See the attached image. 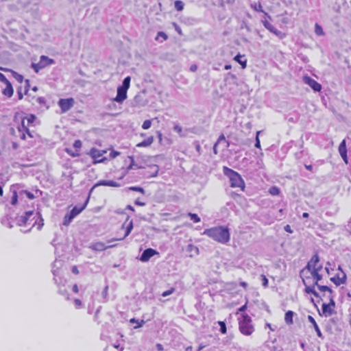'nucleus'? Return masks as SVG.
Wrapping results in <instances>:
<instances>
[{"instance_id": "obj_1", "label": "nucleus", "mask_w": 351, "mask_h": 351, "mask_svg": "<svg viewBox=\"0 0 351 351\" xmlns=\"http://www.w3.org/2000/svg\"><path fill=\"white\" fill-rule=\"evenodd\" d=\"M301 277L303 285L305 286L304 291L308 294H313L315 297L320 298L319 293L315 289V286L318 285L319 281L322 279V275L317 272V269L305 273Z\"/></svg>"}, {"instance_id": "obj_2", "label": "nucleus", "mask_w": 351, "mask_h": 351, "mask_svg": "<svg viewBox=\"0 0 351 351\" xmlns=\"http://www.w3.org/2000/svg\"><path fill=\"white\" fill-rule=\"evenodd\" d=\"M204 234L221 244H226L230 239L229 228L226 226H216L206 229Z\"/></svg>"}, {"instance_id": "obj_3", "label": "nucleus", "mask_w": 351, "mask_h": 351, "mask_svg": "<svg viewBox=\"0 0 351 351\" xmlns=\"http://www.w3.org/2000/svg\"><path fill=\"white\" fill-rule=\"evenodd\" d=\"M223 172L229 178L231 187L240 188L241 191H244L245 187V182L238 172L228 167H223Z\"/></svg>"}, {"instance_id": "obj_4", "label": "nucleus", "mask_w": 351, "mask_h": 351, "mask_svg": "<svg viewBox=\"0 0 351 351\" xmlns=\"http://www.w3.org/2000/svg\"><path fill=\"white\" fill-rule=\"evenodd\" d=\"M238 320L239 329L241 334L245 336H250L254 332V327L252 324V318L247 314H241Z\"/></svg>"}, {"instance_id": "obj_5", "label": "nucleus", "mask_w": 351, "mask_h": 351, "mask_svg": "<svg viewBox=\"0 0 351 351\" xmlns=\"http://www.w3.org/2000/svg\"><path fill=\"white\" fill-rule=\"evenodd\" d=\"M106 152V150H99L93 147L90 149L88 154L93 158V164L96 165L97 163H104L108 160L106 157L103 156Z\"/></svg>"}, {"instance_id": "obj_6", "label": "nucleus", "mask_w": 351, "mask_h": 351, "mask_svg": "<svg viewBox=\"0 0 351 351\" xmlns=\"http://www.w3.org/2000/svg\"><path fill=\"white\" fill-rule=\"evenodd\" d=\"M329 298V303H323L322 306V313L318 310L319 314L320 315H324L326 317L330 316L333 314V309L335 306V302L334 300V295H328Z\"/></svg>"}, {"instance_id": "obj_7", "label": "nucleus", "mask_w": 351, "mask_h": 351, "mask_svg": "<svg viewBox=\"0 0 351 351\" xmlns=\"http://www.w3.org/2000/svg\"><path fill=\"white\" fill-rule=\"evenodd\" d=\"M34 215H35L34 210L25 211L23 215L16 216L14 221L18 226H27L29 225V217H34Z\"/></svg>"}, {"instance_id": "obj_8", "label": "nucleus", "mask_w": 351, "mask_h": 351, "mask_svg": "<svg viewBox=\"0 0 351 351\" xmlns=\"http://www.w3.org/2000/svg\"><path fill=\"white\" fill-rule=\"evenodd\" d=\"M319 256L317 253H315L311 258V260L307 263L306 265L304 268H303L300 272V276L304 275L305 273H308V271H313L315 269V267L317 266V263L319 262Z\"/></svg>"}, {"instance_id": "obj_9", "label": "nucleus", "mask_w": 351, "mask_h": 351, "mask_svg": "<svg viewBox=\"0 0 351 351\" xmlns=\"http://www.w3.org/2000/svg\"><path fill=\"white\" fill-rule=\"evenodd\" d=\"M75 101L72 97L67 99H60L58 101V106L61 109L62 113L69 111L74 105Z\"/></svg>"}, {"instance_id": "obj_10", "label": "nucleus", "mask_w": 351, "mask_h": 351, "mask_svg": "<svg viewBox=\"0 0 351 351\" xmlns=\"http://www.w3.org/2000/svg\"><path fill=\"white\" fill-rule=\"evenodd\" d=\"M262 22H263L264 27L267 29H268L270 32L275 34L280 39H283L286 37V34L284 32L277 29L274 25H272L267 20H263V21H262Z\"/></svg>"}, {"instance_id": "obj_11", "label": "nucleus", "mask_w": 351, "mask_h": 351, "mask_svg": "<svg viewBox=\"0 0 351 351\" xmlns=\"http://www.w3.org/2000/svg\"><path fill=\"white\" fill-rule=\"evenodd\" d=\"M303 82L308 85L315 92H319L322 90V85L310 76H304Z\"/></svg>"}, {"instance_id": "obj_12", "label": "nucleus", "mask_w": 351, "mask_h": 351, "mask_svg": "<svg viewBox=\"0 0 351 351\" xmlns=\"http://www.w3.org/2000/svg\"><path fill=\"white\" fill-rule=\"evenodd\" d=\"M99 186H112V187H119L121 184L113 180H99L97 182L89 191V195L93 192L95 188Z\"/></svg>"}, {"instance_id": "obj_13", "label": "nucleus", "mask_w": 351, "mask_h": 351, "mask_svg": "<svg viewBox=\"0 0 351 351\" xmlns=\"http://www.w3.org/2000/svg\"><path fill=\"white\" fill-rule=\"evenodd\" d=\"M159 167L156 165H152L148 167V169L143 173L144 177L147 178H154L158 176Z\"/></svg>"}, {"instance_id": "obj_14", "label": "nucleus", "mask_w": 351, "mask_h": 351, "mask_svg": "<svg viewBox=\"0 0 351 351\" xmlns=\"http://www.w3.org/2000/svg\"><path fill=\"white\" fill-rule=\"evenodd\" d=\"M158 254V252L152 248L145 249L141 254L140 261L142 262H147L154 255Z\"/></svg>"}, {"instance_id": "obj_15", "label": "nucleus", "mask_w": 351, "mask_h": 351, "mask_svg": "<svg viewBox=\"0 0 351 351\" xmlns=\"http://www.w3.org/2000/svg\"><path fill=\"white\" fill-rule=\"evenodd\" d=\"M10 191L12 193L10 204L12 205H16L19 198V185H12Z\"/></svg>"}, {"instance_id": "obj_16", "label": "nucleus", "mask_w": 351, "mask_h": 351, "mask_svg": "<svg viewBox=\"0 0 351 351\" xmlns=\"http://www.w3.org/2000/svg\"><path fill=\"white\" fill-rule=\"evenodd\" d=\"M127 89L118 86L117 90V96L114 99V101L119 104L123 103L127 98Z\"/></svg>"}, {"instance_id": "obj_17", "label": "nucleus", "mask_w": 351, "mask_h": 351, "mask_svg": "<svg viewBox=\"0 0 351 351\" xmlns=\"http://www.w3.org/2000/svg\"><path fill=\"white\" fill-rule=\"evenodd\" d=\"M339 152L346 164L348 163L346 140H343L339 146Z\"/></svg>"}, {"instance_id": "obj_18", "label": "nucleus", "mask_w": 351, "mask_h": 351, "mask_svg": "<svg viewBox=\"0 0 351 351\" xmlns=\"http://www.w3.org/2000/svg\"><path fill=\"white\" fill-rule=\"evenodd\" d=\"M89 201V196L86 198L84 204L81 206H75L72 210L70 211L71 215L75 217L77 215H79L85 208L86 207L88 202Z\"/></svg>"}, {"instance_id": "obj_19", "label": "nucleus", "mask_w": 351, "mask_h": 351, "mask_svg": "<svg viewBox=\"0 0 351 351\" xmlns=\"http://www.w3.org/2000/svg\"><path fill=\"white\" fill-rule=\"evenodd\" d=\"M346 274L343 272L342 277L339 276V274H337L335 276L330 278V280L337 286L345 284L346 282Z\"/></svg>"}, {"instance_id": "obj_20", "label": "nucleus", "mask_w": 351, "mask_h": 351, "mask_svg": "<svg viewBox=\"0 0 351 351\" xmlns=\"http://www.w3.org/2000/svg\"><path fill=\"white\" fill-rule=\"evenodd\" d=\"M115 246H117V244L111 245H109V246H106L104 243H102V242H97V243L92 244L90 247L91 249H93V250H95V251H103V250H106L107 248L113 247H115Z\"/></svg>"}, {"instance_id": "obj_21", "label": "nucleus", "mask_w": 351, "mask_h": 351, "mask_svg": "<svg viewBox=\"0 0 351 351\" xmlns=\"http://www.w3.org/2000/svg\"><path fill=\"white\" fill-rule=\"evenodd\" d=\"M39 62L40 65L45 68L49 65L54 64L55 61L53 59L49 58L48 56H41L40 58Z\"/></svg>"}, {"instance_id": "obj_22", "label": "nucleus", "mask_w": 351, "mask_h": 351, "mask_svg": "<svg viewBox=\"0 0 351 351\" xmlns=\"http://www.w3.org/2000/svg\"><path fill=\"white\" fill-rule=\"evenodd\" d=\"M133 229V221H130L129 222V223L128 224V226H126L125 228V234L124 236L122 237V238H119V239H112V240H110L108 241V243H110L111 241H121V240H123L125 237H127L131 232V231Z\"/></svg>"}, {"instance_id": "obj_23", "label": "nucleus", "mask_w": 351, "mask_h": 351, "mask_svg": "<svg viewBox=\"0 0 351 351\" xmlns=\"http://www.w3.org/2000/svg\"><path fill=\"white\" fill-rule=\"evenodd\" d=\"M6 85L5 88L3 90L2 93L7 96L8 97H11L14 93V89L12 88V85L10 81L7 83H5Z\"/></svg>"}, {"instance_id": "obj_24", "label": "nucleus", "mask_w": 351, "mask_h": 351, "mask_svg": "<svg viewBox=\"0 0 351 351\" xmlns=\"http://www.w3.org/2000/svg\"><path fill=\"white\" fill-rule=\"evenodd\" d=\"M308 322L312 324L316 333H317V335L319 337H321L322 338L323 337V335H322V333L317 324V322H315V319L311 316V315H308Z\"/></svg>"}, {"instance_id": "obj_25", "label": "nucleus", "mask_w": 351, "mask_h": 351, "mask_svg": "<svg viewBox=\"0 0 351 351\" xmlns=\"http://www.w3.org/2000/svg\"><path fill=\"white\" fill-rule=\"evenodd\" d=\"M250 7L256 12H263L268 19H271V16L268 14V13L264 12L260 2L251 3Z\"/></svg>"}, {"instance_id": "obj_26", "label": "nucleus", "mask_w": 351, "mask_h": 351, "mask_svg": "<svg viewBox=\"0 0 351 351\" xmlns=\"http://www.w3.org/2000/svg\"><path fill=\"white\" fill-rule=\"evenodd\" d=\"M24 195H25L29 199H33L34 198V195L32 193L27 190H23L19 186V199L22 200Z\"/></svg>"}, {"instance_id": "obj_27", "label": "nucleus", "mask_w": 351, "mask_h": 351, "mask_svg": "<svg viewBox=\"0 0 351 351\" xmlns=\"http://www.w3.org/2000/svg\"><path fill=\"white\" fill-rule=\"evenodd\" d=\"M12 217L9 215H6L3 217L1 219V223L3 226L8 227V228H12L13 225L10 221Z\"/></svg>"}, {"instance_id": "obj_28", "label": "nucleus", "mask_w": 351, "mask_h": 351, "mask_svg": "<svg viewBox=\"0 0 351 351\" xmlns=\"http://www.w3.org/2000/svg\"><path fill=\"white\" fill-rule=\"evenodd\" d=\"M154 142V137L152 136H149L147 139H145L142 142L138 143L136 147H148L152 144Z\"/></svg>"}, {"instance_id": "obj_29", "label": "nucleus", "mask_w": 351, "mask_h": 351, "mask_svg": "<svg viewBox=\"0 0 351 351\" xmlns=\"http://www.w3.org/2000/svg\"><path fill=\"white\" fill-rule=\"evenodd\" d=\"M36 225L37 226V229L38 230H40L44 225L43 219L40 213L35 221L32 224V228H34Z\"/></svg>"}, {"instance_id": "obj_30", "label": "nucleus", "mask_w": 351, "mask_h": 351, "mask_svg": "<svg viewBox=\"0 0 351 351\" xmlns=\"http://www.w3.org/2000/svg\"><path fill=\"white\" fill-rule=\"evenodd\" d=\"M294 314V312L292 311H288L285 313V321L287 324L290 325L293 323V317Z\"/></svg>"}, {"instance_id": "obj_31", "label": "nucleus", "mask_w": 351, "mask_h": 351, "mask_svg": "<svg viewBox=\"0 0 351 351\" xmlns=\"http://www.w3.org/2000/svg\"><path fill=\"white\" fill-rule=\"evenodd\" d=\"M186 251L191 253L190 256L191 257L199 254L198 247L193 244H189L187 245Z\"/></svg>"}, {"instance_id": "obj_32", "label": "nucleus", "mask_w": 351, "mask_h": 351, "mask_svg": "<svg viewBox=\"0 0 351 351\" xmlns=\"http://www.w3.org/2000/svg\"><path fill=\"white\" fill-rule=\"evenodd\" d=\"M129 158L130 159V164L127 167V171H128L130 169H142L143 168L142 166L138 165L137 163L135 162L134 156H129Z\"/></svg>"}, {"instance_id": "obj_33", "label": "nucleus", "mask_w": 351, "mask_h": 351, "mask_svg": "<svg viewBox=\"0 0 351 351\" xmlns=\"http://www.w3.org/2000/svg\"><path fill=\"white\" fill-rule=\"evenodd\" d=\"M242 58L243 56L239 53L234 56V60L241 64L242 69H245L247 66V60H242Z\"/></svg>"}, {"instance_id": "obj_34", "label": "nucleus", "mask_w": 351, "mask_h": 351, "mask_svg": "<svg viewBox=\"0 0 351 351\" xmlns=\"http://www.w3.org/2000/svg\"><path fill=\"white\" fill-rule=\"evenodd\" d=\"M108 289H109V287L107 285L105 286L104 289H103V291L101 292V295L103 298L102 302L105 303L108 301Z\"/></svg>"}, {"instance_id": "obj_35", "label": "nucleus", "mask_w": 351, "mask_h": 351, "mask_svg": "<svg viewBox=\"0 0 351 351\" xmlns=\"http://www.w3.org/2000/svg\"><path fill=\"white\" fill-rule=\"evenodd\" d=\"M130 80H131V78L130 76L125 77L122 82V84L119 86L128 90V88H130Z\"/></svg>"}, {"instance_id": "obj_36", "label": "nucleus", "mask_w": 351, "mask_h": 351, "mask_svg": "<svg viewBox=\"0 0 351 351\" xmlns=\"http://www.w3.org/2000/svg\"><path fill=\"white\" fill-rule=\"evenodd\" d=\"M318 288V289L321 291H328L329 292L330 295H333V291L328 286L326 285H316Z\"/></svg>"}, {"instance_id": "obj_37", "label": "nucleus", "mask_w": 351, "mask_h": 351, "mask_svg": "<svg viewBox=\"0 0 351 351\" xmlns=\"http://www.w3.org/2000/svg\"><path fill=\"white\" fill-rule=\"evenodd\" d=\"M75 217L69 213L66 214L63 219V225L68 226Z\"/></svg>"}, {"instance_id": "obj_38", "label": "nucleus", "mask_w": 351, "mask_h": 351, "mask_svg": "<svg viewBox=\"0 0 351 351\" xmlns=\"http://www.w3.org/2000/svg\"><path fill=\"white\" fill-rule=\"evenodd\" d=\"M315 33L317 36H324V32L322 26L319 25L318 23H315Z\"/></svg>"}, {"instance_id": "obj_39", "label": "nucleus", "mask_w": 351, "mask_h": 351, "mask_svg": "<svg viewBox=\"0 0 351 351\" xmlns=\"http://www.w3.org/2000/svg\"><path fill=\"white\" fill-rule=\"evenodd\" d=\"M184 3L180 0H176L174 2V6L177 11H182L184 9Z\"/></svg>"}, {"instance_id": "obj_40", "label": "nucleus", "mask_w": 351, "mask_h": 351, "mask_svg": "<svg viewBox=\"0 0 351 351\" xmlns=\"http://www.w3.org/2000/svg\"><path fill=\"white\" fill-rule=\"evenodd\" d=\"M269 193L271 195H278L280 193V189L276 186H271L269 189Z\"/></svg>"}, {"instance_id": "obj_41", "label": "nucleus", "mask_w": 351, "mask_h": 351, "mask_svg": "<svg viewBox=\"0 0 351 351\" xmlns=\"http://www.w3.org/2000/svg\"><path fill=\"white\" fill-rule=\"evenodd\" d=\"M188 216L195 223H198L201 221L200 217L195 213H189Z\"/></svg>"}, {"instance_id": "obj_42", "label": "nucleus", "mask_w": 351, "mask_h": 351, "mask_svg": "<svg viewBox=\"0 0 351 351\" xmlns=\"http://www.w3.org/2000/svg\"><path fill=\"white\" fill-rule=\"evenodd\" d=\"M128 191L139 192L142 194H145V191L143 188L141 186H130L127 189Z\"/></svg>"}, {"instance_id": "obj_43", "label": "nucleus", "mask_w": 351, "mask_h": 351, "mask_svg": "<svg viewBox=\"0 0 351 351\" xmlns=\"http://www.w3.org/2000/svg\"><path fill=\"white\" fill-rule=\"evenodd\" d=\"M130 322V323L137 324V326H134V328H140V327L143 326V325L145 324L144 320H143V319L138 320V319H136L135 318H132Z\"/></svg>"}, {"instance_id": "obj_44", "label": "nucleus", "mask_w": 351, "mask_h": 351, "mask_svg": "<svg viewBox=\"0 0 351 351\" xmlns=\"http://www.w3.org/2000/svg\"><path fill=\"white\" fill-rule=\"evenodd\" d=\"M12 75L14 79L19 83H22L24 80L23 76L16 71H12Z\"/></svg>"}, {"instance_id": "obj_45", "label": "nucleus", "mask_w": 351, "mask_h": 351, "mask_svg": "<svg viewBox=\"0 0 351 351\" xmlns=\"http://www.w3.org/2000/svg\"><path fill=\"white\" fill-rule=\"evenodd\" d=\"M221 141H223L226 143L225 147H229V142L226 140V138H225V136H224L223 134H221L219 136L216 143H217L219 145Z\"/></svg>"}, {"instance_id": "obj_46", "label": "nucleus", "mask_w": 351, "mask_h": 351, "mask_svg": "<svg viewBox=\"0 0 351 351\" xmlns=\"http://www.w3.org/2000/svg\"><path fill=\"white\" fill-rule=\"evenodd\" d=\"M218 324L220 326V329H219L220 332L222 334H226L227 332V328H226V325L225 322L223 321H219Z\"/></svg>"}, {"instance_id": "obj_47", "label": "nucleus", "mask_w": 351, "mask_h": 351, "mask_svg": "<svg viewBox=\"0 0 351 351\" xmlns=\"http://www.w3.org/2000/svg\"><path fill=\"white\" fill-rule=\"evenodd\" d=\"M32 68L36 73H38L40 70L44 69L43 66H41V65H40L39 62L38 63H32Z\"/></svg>"}, {"instance_id": "obj_48", "label": "nucleus", "mask_w": 351, "mask_h": 351, "mask_svg": "<svg viewBox=\"0 0 351 351\" xmlns=\"http://www.w3.org/2000/svg\"><path fill=\"white\" fill-rule=\"evenodd\" d=\"M152 125V121L149 119L145 120L142 125V128L144 130H148Z\"/></svg>"}, {"instance_id": "obj_49", "label": "nucleus", "mask_w": 351, "mask_h": 351, "mask_svg": "<svg viewBox=\"0 0 351 351\" xmlns=\"http://www.w3.org/2000/svg\"><path fill=\"white\" fill-rule=\"evenodd\" d=\"M260 133H261V131H258L256 132V141H255V145H254V146L256 148H258V149H261V142H260V139H259V137H258V135H259Z\"/></svg>"}, {"instance_id": "obj_50", "label": "nucleus", "mask_w": 351, "mask_h": 351, "mask_svg": "<svg viewBox=\"0 0 351 351\" xmlns=\"http://www.w3.org/2000/svg\"><path fill=\"white\" fill-rule=\"evenodd\" d=\"M36 117L33 114H30L27 118V123L28 124H32L34 122V121L36 120Z\"/></svg>"}, {"instance_id": "obj_51", "label": "nucleus", "mask_w": 351, "mask_h": 351, "mask_svg": "<svg viewBox=\"0 0 351 351\" xmlns=\"http://www.w3.org/2000/svg\"><path fill=\"white\" fill-rule=\"evenodd\" d=\"M174 291H175V289H174V288H171L170 289H169V290H167V291H164V292L161 294V295H162V297H167V296H168V295H169L172 294Z\"/></svg>"}, {"instance_id": "obj_52", "label": "nucleus", "mask_w": 351, "mask_h": 351, "mask_svg": "<svg viewBox=\"0 0 351 351\" xmlns=\"http://www.w3.org/2000/svg\"><path fill=\"white\" fill-rule=\"evenodd\" d=\"M25 129H27V128L25 125L24 119L22 120L21 125L19 126L18 130L20 132H25Z\"/></svg>"}, {"instance_id": "obj_53", "label": "nucleus", "mask_w": 351, "mask_h": 351, "mask_svg": "<svg viewBox=\"0 0 351 351\" xmlns=\"http://www.w3.org/2000/svg\"><path fill=\"white\" fill-rule=\"evenodd\" d=\"M173 130L178 133L180 136H182V127L178 125H176L174 127H173Z\"/></svg>"}, {"instance_id": "obj_54", "label": "nucleus", "mask_w": 351, "mask_h": 351, "mask_svg": "<svg viewBox=\"0 0 351 351\" xmlns=\"http://www.w3.org/2000/svg\"><path fill=\"white\" fill-rule=\"evenodd\" d=\"M261 277H262L263 286L265 287H267L268 286V282H269L268 279L266 278L265 276H263V275H262Z\"/></svg>"}, {"instance_id": "obj_55", "label": "nucleus", "mask_w": 351, "mask_h": 351, "mask_svg": "<svg viewBox=\"0 0 351 351\" xmlns=\"http://www.w3.org/2000/svg\"><path fill=\"white\" fill-rule=\"evenodd\" d=\"M158 37H162L164 40H166L168 38L167 35L163 32H158L157 38Z\"/></svg>"}, {"instance_id": "obj_56", "label": "nucleus", "mask_w": 351, "mask_h": 351, "mask_svg": "<svg viewBox=\"0 0 351 351\" xmlns=\"http://www.w3.org/2000/svg\"><path fill=\"white\" fill-rule=\"evenodd\" d=\"M173 27H175L176 31L180 35H182V29L180 27L176 24V23H173Z\"/></svg>"}, {"instance_id": "obj_57", "label": "nucleus", "mask_w": 351, "mask_h": 351, "mask_svg": "<svg viewBox=\"0 0 351 351\" xmlns=\"http://www.w3.org/2000/svg\"><path fill=\"white\" fill-rule=\"evenodd\" d=\"M25 94H27L28 90H29V86H30V83H29V80H25Z\"/></svg>"}, {"instance_id": "obj_58", "label": "nucleus", "mask_w": 351, "mask_h": 351, "mask_svg": "<svg viewBox=\"0 0 351 351\" xmlns=\"http://www.w3.org/2000/svg\"><path fill=\"white\" fill-rule=\"evenodd\" d=\"M120 154V152H117V151H112L110 153V156L111 158H116L117 156H118Z\"/></svg>"}, {"instance_id": "obj_59", "label": "nucleus", "mask_w": 351, "mask_h": 351, "mask_svg": "<svg viewBox=\"0 0 351 351\" xmlns=\"http://www.w3.org/2000/svg\"><path fill=\"white\" fill-rule=\"evenodd\" d=\"M73 147L77 149L81 148V147H82L81 141H80V140L75 141V142L73 143Z\"/></svg>"}, {"instance_id": "obj_60", "label": "nucleus", "mask_w": 351, "mask_h": 351, "mask_svg": "<svg viewBox=\"0 0 351 351\" xmlns=\"http://www.w3.org/2000/svg\"><path fill=\"white\" fill-rule=\"evenodd\" d=\"M17 95H18L19 99H23V95L22 93V87L21 86H20L17 88Z\"/></svg>"}, {"instance_id": "obj_61", "label": "nucleus", "mask_w": 351, "mask_h": 351, "mask_svg": "<svg viewBox=\"0 0 351 351\" xmlns=\"http://www.w3.org/2000/svg\"><path fill=\"white\" fill-rule=\"evenodd\" d=\"M39 212H35V215H34V217H29V225L31 224V223L32 221H35V220L36 219L38 215H39Z\"/></svg>"}, {"instance_id": "obj_62", "label": "nucleus", "mask_w": 351, "mask_h": 351, "mask_svg": "<svg viewBox=\"0 0 351 351\" xmlns=\"http://www.w3.org/2000/svg\"><path fill=\"white\" fill-rule=\"evenodd\" d=\"M59 293L62 295L68 296L67 291L64 288L62 289L60 287ZM66 298L69 299V297H66Z\"/></svg>"}, {"instance_id": "obj_63", "label": "nucleus", "mask_w": 351, "mask_h": 351, "mask_svg": "<svg viewBox=\"0 0 351 351\" xmlns=\"http://www.w3.org/2000/svg\"><path fill=\"white\" fill-rule=\"evenodd\" d=\"M74 304L76 306V308H80L82 306V302L80 299H75Z\"/></svg>"}, {"instance_id": "obj_64", "label": "nucleus", "mask_w": 351, "mask_h": 351, "mask_svg": "<svg viewBox=\"0 0 351 351\" xmlns=\"http://www.w3.org/2000/svg\"><path fill=\"white\" fill-rule=\"evenodd\" d=\"M0 81L5 83H7L9 80L6 78L5 75H3L2 73H0Z\"/></svg>"}]
</instances>
